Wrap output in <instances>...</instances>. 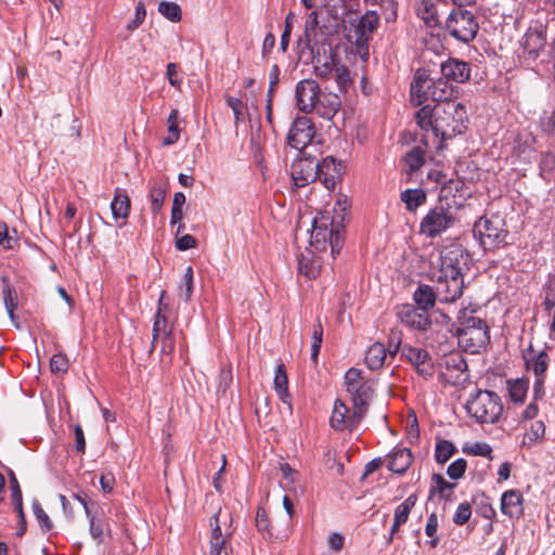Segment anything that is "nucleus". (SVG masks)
I'll use <instances>...</instances> for the list:
<instances>
[{"mask_svg":"<svg viewBox=\"0 0 555 555\" xmlns=\"http://www.w3.org/2000/svg\"><path fill=\"white\" fill-rule=\"evenodd\" d=\"M467 270V255L459 245H451L441 251L440 264L434 273L436 289L429 285H420L414 292L417 308H433L435 300L443 304L455 302L463 295L464 271Z\"/></svg>","mask_w":555,"mask_h":555,"instance_id":"f257e3e1","label":"nucleus"},{"mask_svg":"<svg viewBox=\"0 0 555 555\" xmlns=\"http://www.w3.org/2000/svg\"><path fill=\"white\" fill-rule=\"evenodd\" d=\"M418 127L431 131L435 139H439L436 149H442V142L452 139L466 129L468 120L466 107L457 101L436 103L433 107L424 105L415 113Z\"/></svg>","mask_w":555,"mask_h":555,"instance_id":"f03ea898","label":"nucleus"},{"mask_svg":"<svg viewBox=\"0 0 555 555\" xmlns=\"http://www.w3.org/2000/svg\"><path fill=\"white\" fill-rule=\"evenodd\" d=\"M460 207L455 201L451 204L444 198H439L438 203L428 209L420 222V234L427 238H436L456 222V210Z\"/></svg>","mask_w":555,"mask_h":555,"instance_id":"7ed1b4c3","label":"nucleus"},{"mask_svg":"<svg viewBox=\"0 0 555 555\" xmlns=\"http://www.w3.org/2000/svg\"><path fill=\"white\" fill-rule=\"evenodd\" d=\"M456 335L459 346L470 354L479 353L490 343L488 324L476 315H463Z\"/></svg>","mask_w":555,"mask_h":555,"instance_id":"20e7f679","label":"nucleus"},{"mask_svg":"<svg viewBox=\"0 0 555 555\" xmlns=\"http://www.w3.org/2000/svg\"><path fill=\"white\" fill-rule=\"evenodd\" d=\"M465 408L468 415L479 424H494L503 413L501 398L490 390H476L470 393Z\"/></svg>","mask_w":555,"mask_h":555,"instance_id":"39448f33","label":"nucleus"},{"mask_svg":"<svg viewBox=\"0 0 555 555\" xmlns=\"http://www.w3.org/2000/svg\"><path fill=\"white\" fill-rule=\"evenodd\" d=\"M551 348H534L530 344L522 352L526 371L532 373L534 376L532 397L535 401L543 400L545 396V379L546 372L550 366Z\"/></svg>","mask_w":555,"mask_h":555,"instance_id":"423d86ee","label":"nucleus"},{"mask_svg":"<svg viewBox=\"0 0 555 555\" xmlns=\"http://www.w3.org/2000/svg\"><path fill=\"white\" fill-rule=\"evenodd\" d=\"M473 232L485 250L505 247L508 244L505 220L498 215L479 218L474 224Z\"/></svg>","mask_w":555,"mask_h":555,"instance_id":"0eeeda50","label":"nucleus"},{"mask_svg":"<svg viewBox=\"0 0 555 555\" xmlns=\"http://www.w3.org/2000/svg\"><path fill=\"white\" fill-rule=\"evenodd\" d=\"M478 29L479 24L475 15L468 10L453 9L446 21L448 34L464 43L474 40Z\"/></svg>","mask_w":555,"mask_h":555,"instance_id":"6e6552de","label":"nucleus"},{"mask_svg":"<svg viewBox=\"0 0 555 555\" xmlns=\"http://www.w3.org/2000/svg\"><path fill=\"white\" fill-rule=\"evenodd\" d=\"M309 62L313 65L315 76L322 80L331 79L335 67L339 64L332 44L326 40H322L320 44L314 48V55Z\"/></svg>","mask_w":555,"mask_h":555,"instance_id":"1a4fd4ad","label":"nucleus"},{"mask_svg":"<svg viewBox=\"0 0 555 555\" xmlns=\"http://www.w3.org/2000/svg\"><path fill=\"white\" fill-rule=\"evenodd\" d=\"M314 134L313 122L306 116L297 117L288 131L287 142L291 147L302 151L312 142Z\"/></svg>","mask_w":555,"mask_h":555,"instance_id":"9d476101","label":"nucleus"},{"mask_svg":"<svg viewBox=\"0 0 555 555\" xmlns=\"http://www.w3.org/2000/svg\"><path fill=\"white\" fill-rule=\"evenodd\" d=\"M294 185L305 188L318 179V159L315 157H299L292 165L291 171Z\"/></svg>","mask_w":555,"mask_h":555,"instance_id":"9b49d317","label":"nucleus"},{"mask_svg":"<svg viewBox=\"0 0 555 555\" xmlns=\"http://www.w3.org/2000/svg\"><path fill=\"white\" fill-rule=\"evenodd\" d=\"M320 93L321 89L315 80H300L296 86V102L298 108L304 113H312Z\"/></svg>","mask_w":555,"mask_h":555,"instance_id":"f8f14e48","label":"nucleus"},{"mask_svg":"<svg viewBox=\"0 0 555 555\" xmlns=\"http://www.w3.org/2000/svg\"><path fill=\"white\" fill-rule=\"evenodd\" d=\"M351 395L354 411L352 414V421L360 422L366 412L369 402L374 395V384L370 380H364L360 385L351 388L348 391Z\"/></svg>","mask_w":555,"mask_h":555,"instance_id":"ddd939ff","label":"nucleus"},{"mask_svg":"<svg viewBox=\"0 0 555 555\" xmlns=\"http://www.w3.org/2000/svg\"><path fill=\"white\" fill-rule=\"evenodd\" d=\"M397 314L403 324L413 330L426 331L431 325L427 312L411 305L401 306Z\"/></svg>","mask_w":555,"mask_h":555,"instance_id":"4468645a","label":"nucleus"},{"mask_svg":"<svg viewBox=\"0 0 555 555\" xmlns=\"http://www.w3.org/2000/svg\"><path fill=\"white\" fill-rule=\"evenodd\" d=\"M344 167L334 157L327 156L321 163L318 160V180L327 190H334L337 181L343 175Z\"/></svg>","mask_w":555,"mask_h":555,"instance_id":"2eb2a0df","label":"nucleus"},{"mask_svg":"<svg viewBox=\"0 0 555 555\" xmlns=\"http://www.w3.org/2000/svg\"><path fill=\"white\" fill-rule=\"evenodd\" d=\"M332 227H334L333 218L328 212L319 214L312 222L310 243L317 249H324L327 238L331 236Z\"/></svg>","mask_w":555,"mask_h":555,"instance_id":"dca6fc26","label":"nucleus"},{"mask_svg":"<svg viewBox=\"0 0 555 555\" xmlns=\"http://www.w3.org/2000/svg\"><path fill=\"white\" fill-rule=\"evenodd\" d=\"M440 72L449 82L462 83L469 79L470 68L468 63L456 59H449L441 63Z\"/></svg>","mask_w":555,"mask_h":555,"instance_id":"f3484780","label":"nucleus"},{"mask_svg":"<svg viewBox=\"0 0 555 555\" xmlns=\"http://www.w3.org/2000/svg\"><path fill=\"white\" fill-rule=\"evenodd\" d=\"M501 512L511 519H519L524 514V496L519 490L511 489L501 496Z\"/></svg>","mask_w":555,"mask_h":555,"instance_id":"a211bd4d","label":"nucleus"},{"mask_svg":"<svg viewBox=\"0 0 555 555\" xmlns=\"http://www.w3.org/2000/svg\"><path fill=\"white\" fill-rule=\"evenodd\" d=\"M340 105L341 101L336 93L321 91L312 113H315L323 119L331 120L339 111Z\"/></svg>","mask_w":555,"mask_h":555,"instance_id":"6ab92c4d","label":"nucleus"},{"mask_svg":"<svg viewBox=\"0 0 555 555\" xmlns=\"http://www.w3.org/2000/svg\"><path fill=\"white\" fill-rule=\"evenodd\" d=\"M452 85L449 81H447L443 77H441L436 80H430V83L426 86V90L423 95V102L425 100L430 99L437 103H444L447 101H452Z\"/></svg>","mask_w":555,"mask_h":555,"instance_id":"aec40b11","label":"nucleus"},{"mask_svg":"<svg viewBox=\"0 0 555 555\" xmlns=\"http://www.w3.org/2000/svg\"><path fill=\"white\" fill-rule=\"evenodd\" d=\"M427 179L441 184L439 198L448 199L449 196H454L455 193L459 192L463 186V182L461 180H447L446 175L438 169L430 170L427 173Z\"/></svg>","mask_w":555,"mask_h":555,"instance_id":"412c9836","label":"nucleus"},{"mask_svg":"<svg viewBox=\"0 0 555 555\" xmlns=\"http://www.w3.org/2000/svg\"><path fill=\"white\" fill-rule=\"evenodd\" d=\"M440 367H444L451 375L459 379L467 371V362L461 352H447L439 362Z\"/></svg>","mask_w":555,"mask_h":555,"instance_id":"4be33fe9","label":"nucleus"},{"mask_svg":"<svg viewBox=\"0 0 555 555\" xmlns=\"http://www.w3.org/2000/svg\"><path fill=\"white\" fill-rule=\"evenodd\" d=\"M347 413L348 408L346 404L340 400H336L330 420L331 426L336 430H344L346 427L353 429L360 422H357V420L352 421V416L347 418Z\"/></svg>","mask_w":555,"mask_h":555,"instance_id":"5701e85b","label":"nucleus"},{"mask_svg":"<svg viewBox=\"0 0 555 555\" xmlns=\"http://www.w3.org/2000/svg\"><path fill=\"white\" fill-rule=\"evenodd\" d=\"M415 11L417 16L423 20L428 27L439 25L438 9L434 0H417Z\"/></svg>","mask_w":555,"mask_h":555,"instance_id":"b1692460","label":"nucleus"},{"mask_svg":"<svg viewBox=\"0 0 555 555\" xmlns=\"http://www.w3.org/2000/svg\"><path fill=\"white\" fill-rule=\"evenodd\" d=\"M412 463L411 451L406 448L398 449L389 454L387 467L396 474H404Z\"/></svg>","mask_w":555,"mask_h":555,"instance_id":"393cba45","label":"nucleus"},{"mask_svg":"<svg viewBox=\"0 0 555 555\" xmlns=\"http://www.w3.org/2000/svg\"><path fill=\"white\" fill-rule=\"evenodd\" d=\"M130 198L127 193L121 189H116L114 198L111 203L112 215L117 221L119 219L126 220L130 212Z\"/></svg>","mask_w":555,"mask_h":555,"instance_id":"a878e982","label":"nucleus"},{"mask_svg":"<svg viewBox=\"0 0 555 555\" xmlns=\"http://www.w3.org/2000/svg\"><path fill=\"white\" fill-rule=\"evenodd\" d=\"M3 287H2V297L5 310L9 314L10 320L12 321L13 325L16 328H20V323L16 321V317L14 314V311L17 307V293L16 291L11 286L7 278L2 279Z\"/></svg>","mask_w":555,"mask_h":555,"instance_id":"bb28decb","label":"nucleus"},{"mask_svg":"<svg viewBox=\"0 0 555 555\" xmlns=\"http://www.w3.org/2000/svg\"><path fill=\"white\" fill-rule=\"evenodd\" d=\"M401 202L406 210L415 212L417 208L426 203L427 194L423 189H406L400 194Z\"/></svg>","mask_w":555,"mask_h":555,"instance_id":"cd10ccee","label":"nucleus"},{"mask_svg":"<svg viewBox=\"0 0 555 555\" xmlns=\"http://www.w3.org/2000/svg\"><path fill=\"white\" fill-rule=\"evenodd\" d=\"M386 356L385 346L380 343H375L366 350L364 362L370 370H378L384 365Z\"/></svg>","mask_w":555,"mask_h":555,"instance_id":"c85d7f7f","label":"nucleus"},{"mask_svg":"<svg viewBox=\"0 0 555 555\" xmlns=\"http://www.w3.org/2000/svg\"><path fill=\"white\" fill-rule=\"evenodd\" d=\"M429 83L430 81L426 72L418 69L415 73L413 82L411 83V101L414 105L418 106L423 103V95L426 90V86Z\"/></svg>","mask_w":555,"mask_h":555,"instance_id":"c756f323","label":"nucleus"},{"mask_svg":"<svg viewBox=\"0 0 555 555\" xmlns=\"http://www.w3.org/2000/svg\"><path fill=\"white\" fill-rule=\"evenodd\" d=\"M508 396L514 403H524L528 389L529 382L527 378L508 379L506 382Z\"/></svg>","mask_w":555,"mask_h":555,"instance_id":"7c9ffc66","label":"nucleus"},{"mask_svg":"<svg viewBox=\"0 0 555 555\" xmlns=\"http://www.w3.org/2000/svg\"><path fill=\"white\" fill-rule=\"evenodd\" d=\"M453 336L448 328L441 327L436 332L431 333L427 339L431 348L438 349L439 351L447 353L452 347V344L450 343V339Z\"/></svg>","mask_w":555,"mask_h":555,"instance_id":"2f4dec72","label":"nucleus"},{"mask_svg":"<svg viewBox=\"0 0 555 555\" xmlns=\"http://www.w3.org/2000/svg\"><path fill=\"white\" fill-rule=\"evenodd\" d=\"M172 332V325L168 323L166 313L156 312L154 317L153 330H152V347L151 350L156 348L159 340V335Z\"/></svg>","mask_w":555,"mask_h":555,"instance_id":"473e14b6","label":"nucleus"},{"mask_svg":"<svg viewBox=\"0 0 555 555\" xmlns=\"http://www.w3.org/2000/svg\"><path fill=\"white\" fill-rule=\"evenodd\" d=\"M319 261L313 258L310 251L307 254H301L298 257V271L300 274L307 276L308 279H315L319 274Z\"/></svg>","mask_w":555,"mask_h":555,"instance_id":"72a5a7b5","label":"nucleus"},{"mask_svg":"<svg viewBox=\"0 0 555 555\" xmlns=\"http://www.w3.org/2000/svg\"><path fill=\"white\" fill-rule=\"evenodd\" d=\"M314 36H304L297 41V55L298 59L305 63H309L310 59L314 55V48L320 44L321 41H315Z\"/></svg>","mask_w":555,"mask_h":555,"instance_id":"f704fd0d","label":"nucleus"},{"mask_svg":"<svg viewBox=\"0 0 555 555\" xmlns=\"http://www.w3.org/2000/svg\"><path fill=\"white\" fill-rule=\"evenodd\" d=\"M379 24V15L375 11H367L361 16L357 26V31L361 37L371 36Z\"/></svg>","mask_w":555,"mask_h":555,"instance_id":"c9c22d12","label":"nucleus"},{"mask_svg":"<svg viewBox=\"0 0 555 555\" xmlns=\"http://www.w3.org/2000/svg\"><path fill=\"white\" fill-rule=\"evenodd\" d=\"M404 164L408 167V175H412L418 170L425 163V151L420 147H413L409 153L405 154Z\"/></svg>","mask_w":555,"mask_h":555,"instance_id":"e433bc0d","label":"nucleus"},{"mask_svg":"<svg viewBox=\"0 0 555 555\" xmlns=\"http://www.w3.org/2000/svg\"><path fill=\"white\" fill-rule=\"evenodd\" d=\"M287 385H288V379H287L286 370L283 364H280L275 370L274 389L283 402H287L286 398L289 397Z\"/></svg>","mask_w":555,"mask_h":555,"instance_id":"4c0bfd02","label":"nucleus"},{"mask_svg":"<svg viewBox=\"0 0 555 555\" xmlns=\"http://www.w3.org/2000/svg\"><path fill=\"white\" fill-rule=\"evenodd\" d=\"M456 452V448L450 440L440 439L436 442L435 460L439 464H444Z\"/></svg>","mask_w":555,"mask_h":555,"instance_id":"58836bf2","label":"nucleus"},{"mask_svg":"<svg viewBox=\"0 0 555 555\" xmlns=\"http://www.w3.org/2000/svg\"><path fill=\"white\" fill-rule=\"evenodd\" d=\"M417 495L415 493L410 494L401 504L395 509L393 519L397 522L404 525L410 516L412 508L415 506Z\"/></svg>","mask_w":555,"mask_h":555,"instance_id":"ea45409f","label":"nucleus"},{"mask_svg":"<svg viewBox=\"0 0 555 555\" xmlns=\"http://www.w3.org/2000/svg\"><path fill=\"white\" fill-rule=\"evenodd\" d=\"M431 480L434 482V486L430 489V494L439 493L441 499H450L452 495L453 488L455 487L454 483H451L447 481L443 476L439 474H434L431 477Z\"/></svg>","mask_w":555,"mask_h":555,"instance_id":"a19ab883","label":"nucleus"},{"mask_svg":"<svg viewBox=\"0 0 555 555\" xmlns=\"http://www.w3.org/2000/svg\"><path fill=\"white\" fill-rule=\"evenodd\" d=\"M402 353L414 367H417L429 358V353L425 349L412 346H404Z\"/></svg>","mask_w":555,"mask_h":555,"instance_id":"79ce46f5","label":"nucleus"},{"mask_svg":"<svg viewBox=\"0 0 555 555\" xmlns=\"http://www.w3.org/2000/svg\"><path fill=\"white\" fill-rule=\"evenodd\" d=\"M311 339V360L317 363L323 340V327L320 321L313 325Z\"/></svg>","mask_w":555,"mask_h":555,"instance_id":"37998d69","label":"nucleus"},{"mask_svg":"<svg viewBox=\"0 0 555 555\" xmlns=\"http://www.w3.org/2000/svg\"><path fill=\"white\" fill-rule=\"evenodd\" d=\"M158 12L171 22L181 20V8L176 2L162 1L158 5Z\"/></svg>","mask_w":555,"mask_h":555,"instance_id":"c03bdc74","label":"nucleus"},{"mask_svg":"<svg viewBox=\"0 0 555 555\" xmlns=\"http://www.w3.org/2000/svg\"><path fill=\"white\" fill-rule=\"evenodd\" d=\"M87 518L89 519V530L91 537L99 543L103 541L104 525L101 519L96 518L94 511H87Z\"/></svg>","mask_w":555,"mask_h":555,"instance_id":"a18cd8bd","label":"nucleus"},{"mask_svg":"<svg viewBox=\"0 0 555 555\" xmlns=\"http://www.w3.org/2000/svg\"><path fill=\"white\" fill-rule=\"evenodd\" d=\"M463 452L474 456H485L492 460V448L487 442H475L470 446H465Z\"/></svg>","mask_w":555,"mask_h":555,"instance_id":"49530a36","label":"nucleus"},{"mask_svg":"<svg viewBox=\"0 0 555 555\" xmlns=\"http://www.w3.org/2000/svg\"><path fill=\"white\" fill-rule=\"evenodd\" d=\"M438 527H439L438 516L435 513H431L428 516L426 526H425V533L428 538H430V540L428 541V544L431 547H436L439 543V537L437 535Z\"/></svg>","mask_w":555,"mask_h":555,"instance_id":"de8ad7c7","label":"nucleus"},{"mask_svg":"<svg viewBox=\"0 0 555 555\" xmlns=\"http://www.w3.org/2000/svg\"><path fill=\"white\" fill-rule=\"evenodd\" d=\"M166 191L160 184H154L150 190L151 209L154 214H157L165 199Z\"/></svg>","mask_w":555,"mask_h":555,"instance_id":"09e8293b","label":"nucleus"},{"mask_svg":"<svg viewBox=\"0 0 555 555\" xmlns=\"http://www.w3.org/2000/svg\"><path fill=\"white\" fill-rule=\"evenodd\" d=\"M31 506H33L34 515H35L39 526L41 527V529L43 531H50L53 528V524H52L50 517L48 516V514L44 512V509L40 505V503L37 500H34Z\"/></svg>","mask_w":555,"mask_h":555,"instance_id":"8fccbe9b","label":"nucleus"},{"mask_svg":"<svg viewBox=\"0 0 555 555\" xmlns=\"http://www.w3.org/2000/svg\"><path fill=\"white\" fill-rule=\"evenodd\" d=\"M225 103L233 111L234 122L237 125L244 119V112L246 109L244 102L238 98L227 95Z\"/></svg>","mask_w":555,"mask_h":555,"instance_id":"3c124183","label":"nucleus"},{"mask_svg":"<svg viewBox=\"0 0 555 555\" xmlns=\"http://www.w3.org/2000/svg\"><path fill=\"white\" fill-rule=\"evenodd\" d=\"M470 516H472L470 505L467 502H463L457 506L452 520L455 525L463 526L469 520Z\"/></svg>","mask_w":555,"mask_h":555,"instance_id":"603ef678","label":"nucleus"},{"mask_svg":"<svg viewBox=\"0 0 555 555\" xmlns=\"http://www.w3.org/2000/svg\"><path fill=\"white\" fill-rule=\"evenodd\" d=\"M545 435V425L542 421H535L531 424L530 430L526 434V441L534 443L543 439Z\"/></svg>","mask_w":555,"mask_h":555,"instance_id":"864d4df0","label":"nucleus"},{"mask_svg":"<svg viewBox=\"0 0 555 555\" xmlns=\"http://www.w3.org/2000/svg\"><path fill=\"white\" fill-rule=\"evenodd\" d=\"M466 466L467 463L464 459H457L448 466L447 474L451 479H460L464 476Z\"/></svg>","mask_w":555,"mask_h":555,"instance_id":"5fc2aeb1","label":"nucleus"},{"mask_svg":"<svg viewBox=\"0 0 555 555\" xmlns=\"http://www.w3.org/2000/svg\"><path fill=\"white\" fill-rule=\"evenodd\" d=\"M333 77L336 80L338 89L344 90L350 81L349 70L345 65L338 64L333 73Z\"/></svg>","mask_w":555,"mask_h":555,"instance_id":"6e6d98bb","label":"nucleus"},{"mask_svg":"<svg viewBox=\"0 0 555 555\" xmlns=\"http://www.w3.org/2000/svg\"><path fill=\"white\" fill-rule=\"evenodd\" d=\"M255 521H256V527L259 532L271 537L270 521H269L268 515L263 508L257 509Z\"/></svg>","mask_w":555,"mask_h":555,"instance_id":"4d7b16f0","label":"nucleus"},{"mask_svg":"<svg viewBox=\"0 0 555 555\" xmlns=\"http://www.w3.org/2000/svg\"><path fill=\"white\" fill-rule=\"evenodd\" d=\"M157 344H160L162 354L170 356L175 351V339L172 332L166 333L165 335H159V340Z\"/></svg>","mask_w":555,"mask_h":555,"instance_id":"13d9d810","label":"nucleus"},{"mask_svg":"<svg viewBox=\"0 0 555 555\" xmlns=\"http://www.w3.org/2000/svg\"><path fill=\"white\" fill-rule=\"evenodd\" d=\"M364 380L361 378V372L358 369H349L345 374V384L347 391L351 390V388L360 385Z\"/></svg>","mask_w":555,"mask_h":555,"instance_id":"bf43d9fd","label":"nucleus"},{"mask_svg":"<svg viewBox=\"0 0 555 555\" xmlns=\"http://www.w3.org/2000/svg\"><path fill=\"white\" fill-rule=\"evenodd\" d=\"M145 16H146L145 5L142 1H140V2H138L137 7H135L134 18L128 24L127 28L129 30L137 29L143 23Z\"/></svg>","mask_w":555,"mask_h":555,"instance_id":"052dcab7","label":"nucleus"},{"mask_svg":"<svg viewBox=\"0 0 555 555\" xmlns=\"http://www.w3.org/2000/svg\"><path fill=\"white\" fill-rule=\"evenodd\" d=\"M319 12L317 10L311 11L305 23V34L307 36H314L315 30L319 28Z\"/></svg>","mask_w":555,"mask_h":555,"instance_id":"680f3d73","label":"nucleus"},{"mask_svg":"<svg viewBox=\"0 0 555 555\" xmlns=\"http://www.w3.org/2000/svg\"><path fill=\"white\" fill-rule=\"evenodd\" d=\"M327 244L331 246L332 254L339 253L343 245V237L338 227H332L331 236L327 238Z\"/></svg>","mask_w":555,"mask_h":555,"instance_id":"e2e57ef3","label":"nucleus"},{"mask_svg":"<svg viewBox=\"0 0 555 555\" xmlns=\"http://www.w3.org/2000/svg\"><path fill=\"white\" fill-rule=\"evenodd\" d=\"M10 489H11V496H12V503H22L23 502V495L22 490L18 483V480L13 472H10Z\"/></svg>","mask_w":555,"mask_h":555,"instance_id":"0e129e2a","label":"nucleus"},{"mask_svg":"<svg viewBox=\"0 0 555 555\" xmlns=\"http://www.w3.org/2000/svg\"><path fill=\"white\" fill-rule=\"evenodd\" d=\"M50 369L52 372H66L68 370V361L64 354H54L50 360Z\"/></svg>","mask_w":555,"mask_h":555,"instance_id":"69168bd1","label":"nucleus"},{"mask_svg":"<svg viewBox=\"0 0 555 555\" xmlns=\"http://www.w3.org/2000/svg\"><path fill=\"white\" fill-rule=\"evenodd\" d=\"M196 246V240L194 236L190 234H184L182 236L176 237V247L179 250H188Z\"/></svg>","mask_w":555,"mask_h":555,"instance_id":"338daca9","label":"nucleus"},{"mask_svg":"<svg viewBox=\"0 0 555 555\" xmlns=\"http://www.w3.org/2000/svg\"><path fill=\"white\" fill-rule=\"evenodd\" d=\"M415 369L417 373L425 379L430 378L435 373L434 363L431 362L430 357Z\"/></svg>","mask_w":555,"mask_h":555,"instance_id":"774afa93","label":"nucleus"}]
</instances>
